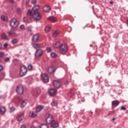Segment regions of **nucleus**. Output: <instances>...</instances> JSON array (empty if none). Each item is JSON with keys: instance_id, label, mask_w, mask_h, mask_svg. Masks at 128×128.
Instances as JSON below:
<instances>
[{"instance_id": "nucleus-4", "label": "nucleus", "mask_w": 128, "mask_h": 128, "mask_svg": "<svg viewBox=\"0 0 128 128\" xmlns=\"http://www.w3.org/2000/svg\"><path fill=\"white\" fill-rule=\"evenodd\" d=\"M40 8V6L38 5H36L33 7L32 11L30 10H28V14H32V13L34 12H38V10Z\"/></svg>"}, {"instance_id": "nucleus-41", "label": "nucleus", "mask_w": 128, "mask_h": 128, "mask_svg": "<svg viewBox=\"0 0 128 128\" xmlns=\"http://www.w3.org/2000/svg\"><path fill=\"white\" fill-rule=\"evenodd\" d=\"M27 30H28V32H32V27L31 26L28 27Z\"/></svg>"}, {"instance_id": "nucleus-34", "label": "nucleus", "mask_w": 128, "mask_h": 128, "mask_svg": "<svg viewBox=\"0 0 128 128\" xmlns=\"http://www.w3.org/2000/svg\"><path fill=\"white\" fill-rule=\"evenodd\" d=\"M51 56L52 58H58V55L55 53L52 52L51 54Z\"/></svg>"}, {"instance_id": "nucleus-12", "label": "nucleus", "mask_w": 128, "mask_h": 128, "mask_svg": "<svg viewBox=\"0 0 128 128\" xmlns=\"http://www.w3.org/2000/svg\"><path fill=\"white\" fill-rule=\"evenodd\" d=\"M53 86H54L55 88H60V86H62V84H60V81L58 80H55L54 82H53Z\"/></svg>"}, {"instance_id": "nucleus-26", "label": "nucleus", "mask_w": 128, "mask_h": 128, "mask_svg": "<svg viewBox=\"0 0 128 128\" xmlns=\"http://www.w3.org/2000/svg\"><path fill=\"white\" fill-rule=\"evenodd\" d=\"M28 101L26 100H24L20 105V108H24V106L26 105Z\"/></svg>"}, {"instance_id": "nucleus-29", "label": "nucleus", "mask_w": 128, "mask_h": 128, "mask_svg": "<svg viewBox=\"0 0 128 128\" xmlns=\"http://www.w3.org/2000/svg\"><path fill=\"white\" fill-rule=\"evenodd\" d=\"M18 40L17 38H14L12 40V42L13 44H18Z\"/></svg>"}, {"instance_id": "nucleus-14", "label": "nucleus", "mask_w": 128, "mask_h": 128, "mask_svg": "<svg viewBox=\"0 0 128 128\" xmlns=\"http://www.w3.org/2000/svg\"><path fill=\"white\" fill-rule=\"evenodd\" d=\"M40 38V34H35L32 38V41L34 42H37L38 41V38Z\"/></svg>"}, {"instance_id": "nucleus-58", "label": "nucleus", "mask_w": 128, "mask_h": 128, "mask_svg": "<svg viewBox=\"0 0 128 128\" xmlns=\"http://www.w3.org/2000/svg\"><path fill=\"white\" fill-rule=\"evenodd\" d=\"M26 18H24V20H26Z\"/></svg>"}, {"instance_id": "nucleus-27", "label": "nucleus", "mask_w": 128, "mask_h": 128, "mask_svg": "<svg viewBox=\"0 0 128 128\" xmlns=\"http://www.w3.org/2000/svg\"><path fill=\"white\" fill-rule=\"evenodd\" d=\"M1 36L4 40H9L8 37L4 33H2Z\"/></svg>"}, {"instance_id": "nucleus-10", "label": "nucleus", "mask_w": 128, "mask_h": 128, "mask_svg": "<svg viewBox=\"0 0 128 128\" xmlns=\"http://www.w3.org/2000/svg\"><path fill=\"white\" fill-rule=\"evenodd\" d=\"M48 92L50 96H56V94H57V91L54 89L52 88L49 90Z\"/></svg>"}, {"instance_id": "nucleus-28", "label": "nucleus", "mask_w": 128, "mask_h": 128, "mask_svg": "<svg viewBox=\"0 0 128 128\" xmlns=\"http://www.w3.org/2000/svg\"><path fill=\"white\" fill-rule=\"evenodd\" d=\"M51 105L52 106H58V101L54 100H53L51 103Z\"/></svg>"}, {"instance_id": "nucleus-39", "label": "nucleus", "mask_w": 128, "mask_h": 128, "mask_svg": "<svg viewBox=\"0 0 128 128\" xmlns=\"http://www.w3.org/2000/svg\"><path fill=\"white\" fill-rule=\"evenodd\" d=\"M46 50L48 52H52V48H46Z\"/></svg>"}, {"instance_id": "nucleus-32", "label": "nucleus", "mask_w": 128, "mask_h": 128, "mask_svg": "<svg viewBox=\"0 0 128 128\" xmlns=\"http://www.w3.org/2000/svg\"><path fill=\"white\" fill-rule=\"evenodd\" d=\"M8 34L10 36L12 34H16V32L14 31V30H10Z\"/></svg>"}, {"instance_id": "nucleus-5", "label": "nucleus", "mask_w": 128, "mask_h": 128, "mask_svg": "<svg viewBox=\"0 0 128 128\" xmlns=\"http://www.w3.org/2000/svg\"><path fill=\"white\" fill-rule=\"evenodd\" d=\"M10 26H12V28H18V22H16V19L13 18L10 22Z\"/></svg>"}, {"instance_id": "nucleus-56", "label": "nucleus", "mask_w": 128, "mask_h": 128, "mask_svg": "<svg viewBox=\"0 0 128 128\" xmlns=\"http://www.w3.org/2000/svg\"><path fill=\"white\" fill-rule=\"evenodd\" d=\"M126 22H128V19L126 20Z\"/></svg>"}, {"instance_id": "nucleus-44", "label": "nucleus", "mask_w": 128, "mask_h": 128, "mask_svg": "<svg viewBox=\"0 0 128 128\" xmlns=\"http://www.w3.org/2000/svg\"><path fill=\"white\" fill-rule=\"evenodd\" d=\"M30 2V0H26V6H28V3Z\"/></svg>"}, {"instance_id": "nucleus-18", "label": "nucleus", "mask_w": 128, "mask_h": 128, "mask_svg": "<svg viewBox=\"0 0 128 128\" xmlns=\"http://www.w3.org/2000/svg\"><path fill=\"white\" fill-rule=\"evenodd\" d=\"M62 45H63V44H62V43H60V42H56L55 44H53L54 48H60Z\"/></svg>"}, {"instance_id": "nucleus-50", "label": "nucleus", "mask_w": 128, "mask_h": 128, "mask_svg": "<svg viewBox=\"0 0 128 128\" xmlns=\"http://www.w3.org/2000/svg\"><path fill=\"white\" fill-rule=\"evenodd\" d=\"M48 108H49L48 106H47L45 107L44 108V110H48Z\"/></svg>"}, {"instance_id": "nucleus-23", "label": "nucleus", "mask_w": 128, "mask_h": 128, "mask_svg": "<svg viewBox=\"0 0 128 128\" xmlns=\"http://www.w3.org/2000/svg\"><path fill=\"white\" fill-rule=\"evenodd\" d=\"M43 108H44V106H37L36 110V112H40V110H42Z\"/></svg>"}, {"instance_id": "nucleus-53", "label": "nucleus", "mask_w": 128, "mask_h": 128, "mask_svg": "<svg viewBox=\"0 0 128 128\" xmlns=\"http://www.w3.org/2000/svg\"><path fill=\"white\" fill-rule=\"evenodd\" d=\"M22 100V98H19V100Z\"/></svg>"}, {"instance_id": "nucleus-21", "label": "nucleus", "mask_w": 128, "mask_h": 128, "mask_svg": "<svg viewBox=\"0 0 128 128\" xmlns=\"http://www.w3.org/2000/svg\"><path fill=\"white\" fill-rule=\"evenodd\" d=\"M40 92H41L40 88H36V92H35L34 94V96H38V94H40Z\"/></svg>"}, {"instance_id": "nucleus-57", "label": "nucleus", "mask_w": 128, "mask_h": 128, "mask_svg": "<svg viewBox=\"0 0 128 128\" xmlns=\"http://www.w3.org/2000/svg\"><path fill=\"white\" fill-rule=\"evenodd\" d=\"M127 25H128V22H127Z\"/></svg>"}, {"instance_id": "nucleus-8", "label": "nucleus", "mask_w": 128, "mask_h": 128, "mask_svg": "<svg viewBox=\"0 0 128 128\" xmlns=\"http://www.w3.org/2000/svg\"><path fill=\"white\" fill-rule=\"evenodd\" d=\"M56 70V68L54 66H50L47 69L48 72L50 74H54Z\"/></svg>"}, {"instance_id": "nucleus-24", "label": "nucleus", "mask_w": 128, "mask_h": 128, "mask_svg": "<svg viewBox=\"0 0 128 128\" xmlns=\"http://www.w3.org/2000/svg\"><path fill=\"white\" fill-rule=\"evenodd\" d=\"M118 104H120V102L118 100L112 102V106H118Z\"/></svg>"}, {"instance_id": "nucleus-38", "label": "nucleus", "mask_w": 128, "mask_h": 128, "mask_svg": "<svg viewBox=\"0 0 128 128\" xmlns=\"http://www.w3.org/2000/svg\"><path fill=\"white\" fill-rule=\"evenodd\" d=\"M20 28L22 30H24V25H21L20 26Z\"/></svg>"}, {"instance_id": "nucleus-13", "label": "nucleus", "mask_w": 128, "mask_h": 128, "mask_svg": "<svg viewBox=\"0 0 128 128\" xmlns=\"http://www.w3.org/2000/svg\"><path fill=\"white\" fill-rule=\"evenodd\" d=\"M29 116L30 118H34L38 116V112L36 110L30 111L29 113Z\"/></svg>"}, {"instance_id": "nucleus-36", "label": "nucleus", "mask_w": 128, "mask_h": 128, "mask_svg": "<svg viewBox=\"0 0 128 128\" xmlns=\"http://www.w3.org/2000/svg\"><path fill=\"white\" fill-rule=\"evenodd\" d=\"M10 58H4V60L5 62H10Z\"/></svg>"}, {"instance_id": "nucleus-11", "label": "nucleus", "mask_w": 128, "mask_h": 128, "mask_svg": "<svg viewBox=\"0 0 128 128\" xmlns=\"http://www.w3.org/2000/svg\"><path fill=\"white\" fill-rule=\"evenodd\" d=\"M42 78L44 82H48V76L46 74H44L42 75Z\"/></svg>"}, {"instance_id": "nucleus-17", "label": "nucleus", "mask_w": 128, "mask_h": 128, "mask_svg": "<svg viewBox=\"0 0 128 128\" xmlns=\"http://www.w3.org/2000/svg\"><path fill=\"white\" fill-rule=\"evenodd\" d=\"M24 114H20L17 116V120H18V122H22L24 120Z\"/></svg>"}, {"instance_id": "nucleus-20", "label": "nucleus", "mask_w": 128, "mask_h": 128, "mask_svg": "<svg viewBox=\"0 0 128 128\" xmlns=\"http://www.w3.org/2000/svg\"><path fill=\"white\" fill-rule=\"evenodd\" d=\"M48 20H50L52 22H56L58 20V19H56V17L54 16H50L48 18Z\"/></svg>"}, {"instance_id": "nucleus-45", "label": "nucleus", "mask_w": 128, "mask_h": 128, "mask_svg": "<svg viewBox=\"0 0 128 128\" xmlns=\"http://www.w3.org/2000/svg\"><path fill=\"white\" fill-rule=\"evenodd\" d=\"M20 12H21L20 8H18L17 9V12H18V13H20Z\"/></svg>"}, {"instance_id": "nucleus-49", "label": "nucleus", "mask_w": 128, "mask_h": 128, "mask_svg": "<svg viewBox=\"0 0 128 128\" xmlns=\"http://www.w3.org/2000/svg\"><path fill=\"white\" fill-rule=\"evenodd\" d=\"M10 0V2L12 4H14V0Z\"/></svg>"}, {"instance_id": "nucleus-30", "label": "nucleus", "mask_w": 128, "mask_h": 128, "mask_svg": "<svg viewBox=\"0 0 128 128\" xmlns=\"http://www.w3.org/2000/svg\"><path fill=\"white\" fill-rule=\"evenodd\" d=\"M1 20L4 22H6V20H8V18H6L4 16L2 15L1 16Z\"/></svg>"}, {"instance_id": "nucleus-46", "label": "nucleus", "mask_w": 128, "mask_h": 128, "mask_svg": "<svg viewBox=\"0 0 128 128\" xmlns=\"http://www.w3.org/2000/svg\"><path fill=\"white\" fill-rule=\"evenodd\" d=\"M8 43H5L4 44V48H8Z\"/></svg>"}, {"instance_id": "nucleus-48", "label": "nucleus", "mask_w": 128, "mask_h": 128, "mask_svg": "<svg viewBox=\"0 0 128 128\" xmlns=\"http://www.w3.org/2000/svg\"><path fill=\"white\" fill-rule=\"evenodd\" d=\"M2 70H3L2 66L1 65H0V72H2Z\"/></svg>"}, {"instance_id": "nucleus-54", "label": "nucleus", "mask_w": 128, "mask_h": 128, "mask_svg": "<svg viewBox=\"0 0 128 128\" xmlns=\"http://www.w3.org/2000/svg\"><path fill=\"white\" fill-rule=\"evenodd\" d=\"M110 4H114V2H110Z\"/></svg>"}, {"instance_id": "nucleus-1", "label": "nucleus", "mask_w": 128, "mask_h": 128, "mask_svg": "<svg viewBox=\"0 0 128 128\" xmlns=\"http://www.w3.org/2000/svg\"><path fill=\"white\" fill-rule=\"evenodd\" d=\"M30 16H32L34 20H40L42 18V16L38 12L32 13V14H29Z\"/></svg>"}, {"instance_id": "nucleus-31", "label": "nucleus", "mask_w": 128, "mask_h": 128, "mask_svg": "<svg viewBox=\"0 0 128 128\" xmlns=\"http://www.w3.org/2000/svg\"><path fill=\"white\" fill-rule=\"evenodd\" d=\"M50 26H46L45 28V32H48L50 30Z\"/></svg>"}, {"instance_id": "nucleus-52", "label": "nucleus", "mask_w": 128, "mask_h": 128, "mask_svg": "<svg viewBox=\"0 0 128 128\" xmlns=\"http://www.w3.org/2000/svg\"><path fill=\"white\" fill-rule=\"evenodd\" d=\"M2 44L0 43V49L2 48Z\"/></svg>"}, {"instance_id": "nucleus-25", "label": "nucleus", "mask_w": 128, "mask_h": 128, "mask_svg": "<svg viewBox=\"0 0 128 128\" xmlns=\"http://www.w3.org/2000/svg\"><path fill=\"white\" fill-rule=\"evenodd\" d=\"M59 34H60V30H56L53 32L52 36L54 37H56V36L58 35Z\"/></svg>"}, {"instance_id": "nucleus-3", "label": "nucleus", "mask_w": 128, "mask_h": 128, "mask_svg": "<svg viewBox=\"0 0 128 128\" xmlns=\"http://www.w3.org/2000/svg\"><path fill=\"white\" fill-rule=\"evenodd\" d=\"M54 120L52 118V115L50 114H46V122L47 124H50L51 122Z\"/></svg>"}, {"instance_id": "nucleus-6", "label": "nucleus", "mask_w": 128, "mask_h": 128, "mask_svg": "<svg viewBox=\"0 0 128 128\" xmlns=\"http://www.w3.org/2000/svg\"><path fill=\"white\" fill-rule=\"evenodd\" d=\"M66 52H68V46L63 44V45L60 47V52H61L62 54H64Z\"/></svg>"}, {"instance_id": "nucleus-37", "label": "nucleus", "mask_w": 128, "mask_h": 128, "mask_svg": "<svg viewBox=\"0 0 128 128\" xmlns=\"http://www.w3.org/2000/svg\"><path fill=\"white\" fill-rule=\"evenodd\" d=\"M14 110H16L14 107H12L10 108V112H14Z\"/></svg>"}, {"instance_id": "nucleus-7", "label": "nucleus", "mask_w": 128, "mask_h": 128, "mask_svg": "<svg viewBox=\"0 0 128 128\" xmlns=\"http://www.w3.org/2000/svg\"><path fill=\"white\" fill-rule=\"evenodd\" d=\"M16 92L18 94H24V86L22 85L18 86Z\"/></svg>"}, {"instance_id": "nucleus-35", "label": "nucleus", "mask_w": 128, "mask_h": 128, "mask_svg": "<svg viewBox=\"0 0 128 128\" xmlns=\"http://www.w3.org/2000/svg\"><path fill=\"white\" fill-rule=\"evenodd\" d=\"M28 70H32V64L28 65Z\"/></svg>"}, {"instance_id": "nucleus-51", "label": "nucleus", "mask_w": 128, "mask_h": 128, "mask_svg": "<svg viewBox=\"0 0 128 128\" xmlns=\"http://www.w3.org/2000/svg\"><path fill=\"white\" fill-rule=\"evenodd\" d=\"M114 120H116V118H112V121L114 122Z\"/></svg>"}, {"instance_id": "nucleus-19", "label": "nucleus", "mask_w": 128, "mask_h": 128, "mask_svg": "<svg viewBox=\"0 0 128 128\" xmlns=\"http://www.w3.org/2000/svg\"><path fill=\"white\" fill-rule=\"evenodd\" d=\"M32 46L36 50H38V48H42V44H40L33 43Z\"/></svg>"}, {"instance_id": "nucleus-16", "label": "nucleus", "mask_w": 128, "mask_h": 128, "mask_svg": "<svg viewBox=\"0 0 128 128\" xmlns=\"http://www.w3.org/2000/svg\"><path fill=\"white\" fill-rule=\"evenodd\" d=\"M50 124L51 125V126L53 128H58V123L54 120Z\"/></svg>"}, {"instance_id": "nucleus-40", "label": "nucleus", "mask_w": 128, "mask_h": 128, "mask_svg": "<svg viewBox=\"0 0 128 128\" xmlns=\"http://www.w3.org/2000/svg\"><path fill=\"white\" fill-rule=\"evenodd\" d=\"M4 56V52H0V58H2Z\"/></svg>"}, {"instance_id": "nucleus-42", "label": "nucleus", "mask_w": 128, "mask_h": 128, "mask_svg": "<svg viewBox=\"0 0 128 128\" xmlns=\"http://www.w3.org/2000/svg\"><path fill=\"white\" fill-rule=\"evenodd\" d=\"M126 110V108H124V106H122L121 107V110Z\"/></svg>"}, {"instance_id": "nucleus-55", "label": "nucleus", "mask_w": 128, "mask_h": 128, "mask_svg": "<svg viewBox=\"0 0 128 128\" xmlns=\"http://www.w3.org/2000/svg\"><path fill=\"white\" fill-rule=\"evenodd\" d=\"M31 128H36V127H34V126H31Z\"/></svg>"}, {"instance_id": "nucleus-22", "label": "nucleus", "mask_w": 128, "mask_h": 128, "mask_svg": "<svg viewBox=\"0 0 128 128\" xmlns=\"http://www.w3.org/2000/svg\"><path fill=\"white\" fill-rule=\"evenodd\" d=\"M6 112V107L0 106V113L3 114Z\"/></svg>"}, {"instance_id": "nucleus-9", "label": "nucleus", "mask_w": 128, "mask_h": 128, "mask_svg": "<svg viewBox=\"0 0 128 128\" xmlns=\"http://www.w3.org/2000/svg\"><path fill=\"white\" fill-rule=\"evenodd\" d=\"M43 51L42 50V49H38L36 50V51L35 52V56L36 58H38V56H42Z\"/></svg>"}, {"instance_id": "nucleus-2", "label": "nucleus", "mask_w": 128, "mask_h": 128, "mask_svg": "<svg viewBox=\"0 0 128 128\" xmlns=\"http://www.w3.org/2000/svg\"><path fill=\"white\" fill-rule=\"evenodd\" d=\"M26 72H28L26 67L25 66H22L20 69V76H24L26 74Z\"/></svg>"}, {"instance_id": "nucleus-47", "label": "nucleus", "mask_w": 128, "mask_h": 128, "mask_svg": "<svg viewBox=\"0 0 128 128\" xmlns=\"http://www.w3.org/2000/svg\"><path fill=\"white\" fill-rule=\"evenodd\" d=\"M21 128H26V125L24 124L21 126Z\"/></svg>"}, {"instance_id": "nucleus-33", "label": "nucleus", "mask_w": 128, "mask_h": 128, "mask_svg": "<svg viewBox=\"0 0 128 128\" xmlns=\"http://www.w3.org/2000/svg\"><path fill=\"white\" fill-rule=\"evenodd\" d=\"M40 128H48V126L46 124H42Z\"/></svg>"}, {"instance_id": "nucleus-43", "label": "nucleus", "mask_w": 128, "mask_h": 128, "mask_svg": "<svg viewBox=\"0 0 128 128\" xmlns=\"http://www.w3.org/2000/svg\"><path fill=\"white\" fill-rule=\"evenodd\" d=\"M32 2L33 4H36V0H32Z\"/></svg>"}, {"instance_id": "nucleus-15", "label": "nucleus", "mask_w": 128, "mask_h": 128, "mask_svg": "<svg viewBox=\"0 0 128 128\" xmlns=\"http://www.w3.org/2000/svg\"><path fill=\"white\" fill-rule=\"evenodd\" d=\"M42 10L44 12H50V7L46 5L43 7Z\"/></svg>"}]
</instances>
